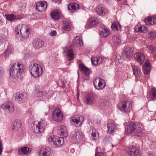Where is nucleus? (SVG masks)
Listing matches in <instances>:
<instances>
[{
  "mask_svg": "<svg viewBox=\"0 0 156 156\" xmlns=\"http://www.w3.org/2000/svg\"><path fill=\"white\" fill-rule=\"evenodd\" d=\"M125 130L127 134L135 131L134 135L137 137L142 136L144 134L140 126L133 122H130L128 125L125 126Z\"/></svg>",
  "mask_w": 156,
  "mask_h": 156,
  "instance_id": "obj_2",
  "label": "nucleus"
},
{
  "mask_svg": "<svg viewBox=\"0 0 156 156\" xmlns=\"http://www.w3.org/2000/svg\"><path fill=\"white\" fill-rule=\"evenodd\" d=\"M95 11L97 13L99 16H104L107 12V11L102 4L99 5L95 8Z\"/></svg>",
  "mask_w": 156,
  "mask_h": 156,
  "instance_id": "obj_15",
  "label": "nucleus"
},
{
  "mask_svg": "<svg viewBox=\"0 0 156 156\" xmlns=\"http://www.w3.org/2000/svg\"><path fill=\"white\" fill-rule=\"evenodd\" d=\"M64 51L66 52L67 59L68 60L70 61L73 59L74 58V53L72 49L66 48L64 49Z\"/></svg>",
  "mask_w": 156,
  "mask_h": 156,
  "instance_id": "obj_27",
  "label": "nucleus"
},
{
  "mask_svg": "<svg viewBox=\"0 0 156 156\" xmlns=\"http://www.w3.org/2000/svg\"><path fill=\"white\" fill-rule=\"evenodd\" d=\"M62 28L67 31H69L70 29L69 23L66 21H63V22Z\"/></svg>",
  "mask_w": 156,
  "mask_h": 156,
  "instance_id": "obj_42",
  "label": "nucleus"
},
{
  "mask_svg": "<svg viewBox=\"0 0 156 156\" xmlns=\"http://www.w3.org/2000/svg\"><path fill=\"white\" fill-rule=\"evenodd\" d=\"M148 154V156H156V154L153 152H149Z\"/></svg>",
  "mask_w": 156,
  "mask_h": 156,
  "instance_id": "obj_56",
  "label": "nucleus"
},
{
  "mask_svg": "<svg viewBox=\"0 0 156 156\" xmlns=\"http://www.w3.org/2000/svg\"><path fill=\"white\" fill-rule=\"evenodd\" d=\"M6 19L10 21H13L17 19L16 17L13 14L5 15Z\"/></svg>",
  "mask_w": 156,
  "mask_h": 156,
  "instance_id": "obj_41",
  "label": "nucleus"
},
{
  "mask_svg": "<svg viewBox=\"0 0 156 156\" xmlns=\"http://www.w3.org/2000/svg\"><path fill=\"white\" fill-rule=\"evenodd\" d=\"M48 141L49 142H52L57 147L61 146L64 143L63 138H59L56 136H51L49 137L48 139Z\"/></svg>",
  "mask_w": 156,
  "mask_h": 156,
  "instance_id": "obj_6",
  "label": "nucleus"
},
{
  "mask_svg": "<svg viewBox=\"0 0 156 156\" xmlns=\"http://www.w3.org/2000/svg\"><path fill=\"white\" fill-rule=\"evenodd\" d=\"M111 28L114 31L119 30L121 29V26L117 22H114L111 25Z\"/></svg>",
  "mask_w": 156,
  "mask_h": 156,
  "instance_id": "obj_36",
  "label": "nucleus"
},
{
  "mask_svg": "<svg viewBox=\"0 0 156 156\" xmlns=\"http://www.w3.org/2000/svg\"><path fill=\"white\" fill-rule=\"evenodd\" d=\"M36 93L38 97H41L46 94L47 92L44 90L40 86H37L35 87Z\"/></svg>",
  "mask_w": 156,
  "mask_h": 156,
  "instance_id": "obj_24",
  "label": "nucleus"
},
{
  "mask_svg": "<svg viewBox=\"0 0 156 156\" xmlns=\"http://www.w3.org/2000/svg\"><path fill=\"white\" fill-rule=\"evenodd\" d=\"M44 42L40 39L35 38L32 41L33 46L35 48H39L44 45Z\"/></svg>",
  "mask_w": 156,
  "mask_h": 156,
  "instance_id": "obj_20",
  "label": "nucleus"
},
{
  "mask_svg": "<svg viewBox=\"0 0 156 156\" xmlns=\"http://www.w3.org/2000/svg\"><path fill=\"white\" fill-rule=\"evenodd\" d=\"M77 99H78V94H77Z\"/></svg>",
  "mask_w": 156,
  "mask_h": 156,
  "instance_id": "obj_63",
  "label": "nucleus"
},
{
  "mask_svg": "<svg viewBox=\"0 0 156 156\" xmlns=\"http://www.w3.org/2000/svg\"><path fill=\"white\" fill-rule=\"evenodd\" d=\"M146 25L149 26L156 23V16H148L144 20Z\"/></svg>",
  "mask_w": 156,
  "mask_h": 156,
  "instance_id": "obj_21",
  "label": "nucleus"
},
{
  "mask_svg": "<svg viewBox=\"0 0 156 156\" xmlns=\"http://www.w3.org/2000/svg\"><path fill=\"white\" fill-rule=\"evenodd\" d=\"M31 150V148L28 147H26L19 149L18 152L21 155L28 154L30 152Z\"/></svg>",
  "mask_w": 156,
  "mask_h": 156,
  "instance_id": "obj_29",
  "label": "nucleus"
},
{
  "mask_svg": "<svg viewBox=\"0 0 156 156\" xmlns=\"http://www.w3.org/2000/svg\"><path fill=\"white\" fill-rule=\"evenodd\" d=\"M133 49L129 46H126L124 48V55L128 58H130L133 55Z\"/></svg>",
  "mask_w": 156,
  "mask_h": 156,
  "instance_id": "obj_17",
  "label": "nucleus"
},
{
  "mask_svg": "<svg viewBox=\"0 0 156 156\" xmlns=\"http://www.w3.org/2000/svg\"><path fill=\"white\" fill-rule=\"evenodd\" d=\"M3 20L1 16H0V26L2 25Z\"/></svg>",
  "mask_w": 156,
  "mask_h": 156,
  "instance_id": "obj_59",
  "label": "nucleus"
},
{
  "mask_svg": "<svg viewBox=\"0 0 156 156\" xmlns=\"http://www.w3.org/2000/svg\"><path fill=\"white\" fill-rule=\"evenodd\" d=\"M147 47L150 50L152 51H154L156 50V48L151 45H147Z\"/></svg>",
  "mask_w": 156,
  "mask_h": 156,
  "instance_id": "obj_47",
  "label": "nucleus"
},
{
  "mask_svg": "<svg viewBox=\"0 0 156 156\" xmlns=\"http://www.w3.org/2000/svg\"><path fill=\"white\" fill-rule=\"evenodd\" d=\"M95 156H104V155L102 153L98 152L95 154Z\"/></svg>",
  "mask_w": 156,
  "mask_h": 156,
  "instance_id": "obj_57",
  "label": "nucleus"
},
{
  "mask_svg": "<svg viewBox=\"0 0 156 156\" xmlns=\"http://www.w3.org/2000/svg\"><path fill=\"white\" fill-rule=\"evenodd\" d=\"M80 6L77 3H72L70 4L68 7V9L69 10H70L71 13H73L75 11L79 9Z\"/></svg>",
  "mask_w": 156,
  "mask_h": 156,
  "instance_id": "obj_31",
  "label": "nucleus"
},
{
  "mask_svg": "<svg viewBox=\"0 0 156 156\" xmlns=\"http://www.w3.org/2000/svg\"><path fill=\"white\" fill-rule=\"evenodd\" d=\"M35 9L40 12L44 11L46 9L47 6L46 2L43 1L36 3L34 5Z\"/></svg>",
  "mask_w": 156,
  "mask_h": 156,
  "instance_id": "obj_13",
  "label": "nucleus"
},
{
  "mask_svg": "<svg viewBox=\"0 0 156 156\" xmlns=\"http://www.w3.org/2000/svg\"><path fill=\"white\" fill-rule=\"evenodd\" d=\"M13 127L12 128V129H17L21 126V123L19 120L15 121L13 122Z\"/></svg>",
  "mask_w": 156,
  "mask_h": 156,
  "instance_id": "obj_40",
  "label": "nucleus"
},
{
  "mask_svg": "<svg viewBox=\"0 0 156 156\" xmlns=\"http://www.w3.org/2000/svg\"><path fill=\"white\" fill-rule=\"evenodd\" d=\"M93 84L95 88L98 90L103 89L106 85L103 79L98 78H96L93 81Z\"/></svg>",
  "mask_w": 156,
  "mask_h": 156,
  "instance_id": "obj_8",
  "label": "nucleus"
},
{
  "mask_svg": "<svg viewBox=\"0 0 156 156\" xmlns=\"http://www.w3.org/2000/svg\"><path fill=\"white\" fill-rule=\"evenodd\" d=\"M142 32H146L147 31V28L144 26H141Z\"/></svg>",
  "mask_w": 156,
  "mask_h": 156,
  "instance_id": "obj_54",
  "label": "nucleus"
},
{
  "mask_svg": "<svg viewBox=\"0 0 156 156\" xmlns=\"http://www.w3.org/2000/svg\"><path fill=\"white\" fill-rule=\"evenodd\" d=\"M103 61L101 57H94L91 58V61L92 64L94 66L98 65L101 63Z\"/></svg>",
  "mask_w": 156,
  "mask_h": 156,
  "instance_id": "obj_33",
  "label": "nucleus"
},
{
  "mask_svg": "<svg viewBox=\"0 0 156 156\" xmlns=\"http://www.w3.org/2000/svg\"><path fill=\"white\" fill-rule=\"evenodd\" d=\"M24 70V67L23 64L18 63H13L9 68L10 76L12 78L16 79L22 75Z\"/></svg>",
  "mask_w": 156,
  "mask_h": 156,
  "instance_id": "obj_1",
  "label": "nucleus"
},
{
  "mask_svg": "<svg viewBox=\"0 0 156 156\" xmlns=\"http://www.w3.org/2000/svg\"><path fill=\"white\" fill-rule=\"evenodd\" d=\"M45 129V122L43 120L38 122L37 125L34 126V131L35 133H43Z\"/></svg>",
  "mask_w": 156,
  "mask_h": 156,
  "instance_id": "obj_11",
  "label": "nucleus"
},
{
  "mask_svg": "<svg viewBox=\"0 0 156 156\" xmlns=\"http://www.w3.org/2000/svg\"><path fill=\"white\" fill-rule=\"evenodd\" d=\"M3 147L1 142H0V155L2 152Z\"/></svg>",
  "mask_w": 156,
  "mask_h": 156,
  "instance_id": "obj_55",
  "label": "nucleus"
},
{
  "mask_svg": "<svg viewBox=\"0 0 156 156\" xmlns=\"http://www.w3.org/2000/svg\"><path fill=\"white\" fill-rule=\"evenodd\" d=\"M84 136L83 134L79 130H75L72 132L71 135L70 140L74 144L79 143L84 140Z\"/></svg>",
  "mask_w": 156,
  "mask_h": 156,
  "instance_id": "obj_4",
  "label": "nucleus"
},
{
  "mask_svg": "<svg viewBox=\"0 0 156 156\" xmlns=\"http://www.w3.org/2000/svg\"><path fill=\"white\" fill-rule=\"evenodd\" d=\"M122 2L121 3L122 5H126L127 4L126 0H122Z\"/></svg>",
  "mask_w": 156,
  "mask_h": 156,
  "instance_id": "obj_58",
  "label": "nucleus"
},
{
  "mask_svg": "<svg viewBox=\"0 0 156 156\" xmlns=\"http://www.w3.org/2000/svg\"><path fill=\"white\" fill-rule=\"evenodd\" d=\"M81 37L78 36H76V37H74L73 39V42L74 44H77V42H78V41L80 39V38H81Z\"/></svg>",
  "mask_w": 156,
  "mask_h": 156,
  "instance_id": "obj_48",
  "label": "nucleus"
},
{
  "mask_svg": "<svg viewBox=\"0 0 156 156\" xmlns=\"http://www.w3.org/2000/svg\"><path fill=\"white\" fill-rule=\"evenodd\" d=\"M77 44L78 46H80L81 47L83 46V40H82V37H81V38H80V39L79 40V41H78V42H77Z\"/></svg>",
  "mask_w": 156,
  "mask_h": 156,
  "instance_id": "obj_49",
  "label": "nucleus"
},
{
  "mask_svg": "<svg viewBox=\"0 0 156 156\" xmlns=\"http://www.w3.org/2000/svg\"><path fill=\"white\" fill-rule=\"evenodd\" d=\"M112 40L114 43L118 44L121 41V39L119 34H117L114 35L112 38Z\"/></svg>",
  "mask_w": 156,
  "mask_h": 156,
  "instance_id": "obj_38",
  "label": "nucleus"
},
{
  "mask_svg": "<svg viewBox=\"0 0 156 156\" xmlns=\"http://www.w3.org/2000/svg\"><path fill=\"white\" fill-rule=\"evenodd\" d=\"M83 101L87 105L94 104L96 102V98L94 95L92 93L87 94L84 98Z\"/></svg>",
  "mask_w": 156,
  "mask_h": 156,
  "instance_id": "obj_7",
  "label": "nucleus"
},
{
  "mask_svg": "<svg viewBox=\"0 0 156 156\" xmlns=\"http://www.w3.org/2000/svg\"><path fill=\"white\" fill-rule=\"evenodd\" d=\"M150 97L152 100H156V89L153 87L149 91Z\"/></svg>",
  "mask_w": 156,
  "mask_h": 156,
  "instance_id": "obj_35",
  "label": "nucleus"
},
{
  "mask_svg": "<svg viewBox=\"0 0 156 156\" xmlns=\"http://www.w3.org/2000/svg\"><path fill=\"white\" fill-rule=\"evenodd\" d=\"M135 30L136 32H142V30L141 26L135 27Z\"/></svg>",
  "mask_w": 156,
  "mask_h": 156,
  "instance_id": "obj_51",
  "label": "nucleus"
},
{
  "mask_svg": "<svg viewBox=\"0 0 156 156\" xmlns=\"http://www.w3.org/2000/svg\"><path fill=\"white\" fill-rule=\"evenodd\" d=\"M133 73L136 77H139L142 74L140 68L136 66H132Z\"/></svg>",
  "mask_w": 156,
  "mask_h": 156,
  "instance_id": "obj_30",
  "label": "nucleus"
},
{
  "mask_svg": "<svg viewBox=\"0 0 156 156\" xmlns=\"http://www.w3.org/2000/svg\"><path fill=\"white\" fill-rule=\"evenodd\" d=\"M63 116L61 111L58 108H56L53 111L52 118L55 121L60 122L62 120Z\"/></svg>",
  "mask_w": 156,
  "mask_h": 156,
  "instance_id": "obj_9",
  "label": "nucleus"
},
{
  "mask_svg": "<svg viewBox=\"0 0 156 156\" xmlns=\"http://www.w3.org/2000/svg\"><path fill=\"white\" fill-rule=\"evenodd\" d=\"M50 35L51 36H55L56 35V32L55 30H51L50 33Z\"/></svg>",
  "mask_w": 156,
  "mask_h": 156,
  "instance_id": "obj_52",
  "label": "nucleus"
},
{
  "mask_svg": "<svg viewBox=\"0 0 156 156\" xmlns=\"http://www.w3.org/2000/svg\"><path fill=\"white\" fill-rule=\"evenodd\" d=\"M53 2H55L56 3L60 2L61 0H52Z\"/></svg>",
  "mask_w": 156,
  "mask_h": 156,
  "instance_id": "obj_61",
  "label": "nucleus"
},
{
  "mask_svg": "<svg viewBox=\"0 0 156 156\" xmlns=\"http://www.w3.org/2000/svg\"><path fill=\"white\" fill-rule=\"evenodd\" d=\"M51 153V149L49 147H47L40 150L38 152L39 156H49Z\"/></svg>",
  "mask_w": 156,
  "mask_h": 156,
  "instance_id": "obj_22",
  "label": "nucleus"
},
{
  "mask_svg": "<svg viewBox=\"0 0 156 156\" xmlns=\"http://www.w3.org/2000/svg\"><path fill=\"white\" fill-rule=\"evenodd\" d=\"M144 73L145 75H148L150 73L151 70V66L149 62H146L144 64L143 67Z\"/></svg>",
  "mask_w": 156,
  "mask_h": 156,
  "instance_id": "obj_25",
  "label": "nucleus"
},
{
  "mask_svg": "<svg viewBox=\"0 0 156 156\" xmlns=\"http://www.w3.org/2000/svg\"><path fill=\"white\" fill-rule=\"evenodd\" d=\"M83 119V117L81 115L73 117L71 118V123L76 127H79L82 124Z\"/></svg>",
  "mask_w": 156,
  "mask_h": 156,
  "instance_id": "obj_10",
  "label": "nucleus"
},
{
  "mask_svg": "<svg viewBox=\"0 0 156 156\" xmlns=\"http://www.w3.org/2000/svg\"><path fill=\"white\" fill-rule=\"evenodd\" d=\"M79 68L82 72L86 76H88L90 74V70L86 67L83 64H80Z\"/></svg>",
  "mask_w": 156,
  "mask_h": 156,
  "instance_id": "obj_28",
  "label": "nucleus"
},
{
  "mask_svg": "<svg viewBox=\"0 0 156 156\" xmlns=\"http://www.w3.org/2000/svg\"><path fill=\"white\" fill-rule=\"evenodd\" d=\"M3 72V70L2 68L0 67V76L2 75Z\"/></svg>",
  "mask_w": 156,
  "mask_h": 156,
  "instance_id": "obj_60",
  "label": "nucleus"
},
{
  "mask_svg": "<svg viewBox=\"0 0 156 156\" xmlns=\"http://www.w3.org/2000/svg\"><path fill=\"white\" fill-rule=\"evenodd\" d=\"M99 105L102 107H105L108 105V103L106 100L105 99H101L100 101Z\"/></svg>",
  "mask_w": 156,
  "mask_h": 156,
  "instance_id": "obj_45",
  "label": "nucleus"
},
{
  "mask_svg": "<svg viewBox=\"0 0 156 156\" xmlns=\"http://www.w3.org/2000/svg\"><path fill=\"white\" fill-rule=\"evenodd\" d=\"M29 70L31 75L34 77H38L41 76L43 73L42 68L39 64L34 63L30 65Z\"/></svg>",
  "mask_w": 156,
  "mask_h": 156,
  "instance_id": "obj_3",
  "label": "nucleus"
},
{
  "mask_svg": "<svg viewBox=\"0 0 156 156\" xmlns=\"http://www.w3.org/2000/svg\"><path fill=\"white\" fill-rule=\"evenodd\" d=\"M110 137L108 136H105L104 139V141L105 143H107L110 141Z\"/></svg>",
  "mask_w": 156,
  "mask_h": 156,
  "instance_id": "obj_50",
  "label": "nucleus"
},
{
  "mask_svg": "<svg viewBox=\"0 0 156 156\" xmlns=\"http://www.w3.org/2000/svg\"><path fill=\"white\" fill-rule=\"evenodd\" d=\"M50 15L51 18L55 20H58L60 18L59 12L57 9L51 11Z\"/></svg>",
  "mask_w": 156,
  "mask_h": 156,
  "instance_id": "obj_34",
  "label": "nucleus"
},
{
  "mask_svg": "<svg viewBox=\"0 0 156 156\" xmlns=\"http://www.w3.org/2000/svg\"><path fill=\"white\" fill-rule=\"evenodd\" d=\"M135 59L136 62L139 63L140 65H142L145 59L144 54L142 52H137L135 55Z\"/></svg>",
  "mask_w": 156,
  "mask_h": 156,
  "instance_id": "obj_16",
  "label": "nucleus"
},
{
  "mask_svg": "<svg viewBox=\"0 0 156 156\" xmlns=\"http://www.w3.org/2000/svg\"><path fill=\"white\" fill-rule=\"evenodd\" d=\"M12 52V48L9 47H8L7 48L5 52V58H7L9 56V54L11 53Z\"/></svg>",
  "mask_w": 156,
  "mask_h": 156,
  "instance_id": "obj_46",
  "label": "nucleus"
},
{
  "mask_svg": "<svg viewBox=\"0 0 156 156\" xmlns=\"http://www.w3.org/2000/svg\"><path fill=\"white\" fill-rule=\"evenodd\" d=\"M27 97V94L20 92L16 93L14 95L15 101L16 102L21 103L25 101Z\"/></svg>",
  "mask_w": 156,
  "mask_h": 156,
  "instance_id": "obj_12",
  "label": "nucleus"
},
{
  "mask_svg": "<svg viewBox=\"0 0 156 156\" xmlns=\"http://www.w3.org/2000/svg\"><path fill=\"white\" fill-rule=\"evenodd\" d=\"M108 132L109 133H112L114 132L115 127V126L112 123H108L107 124Z\"/></svg>",
  "mask_w": 156,
  "mask_h": 156,
  "instance_id": "obj_37",
  "label": "nucleus"
},
{
  "mask_svg": "<svg viewBox=\"0 0 156 156\" xmlns=\"http://www.w3.org/2000/svg\"><path fill=\"white\" fill-rule=\"evenodd\" d=\"M132 105L130 101L123 100L119 103L118 107L121 111L127 113L132 109Z\"/></svg>",
  "mask_w": 156,
  "mask_h": 156,
  "instance_id": "obj_5",
  "label": "nucleus"
},
{
  "mask_svg": "<svg viewBox=\"0 0 156 156\" xmlns=\"http://www.w3.org/2000/svg\"><path fill=\"white\" fill-rule=\"evenodd\" d=\"M127 153L131 156H137L139 154V150L134 146L129 147L126 150Z\"/></svg>",
  "mask_w": 156,
  "mask_h": 156,
  "instance_id": "obj_14",
  "label": "nucleus"
},
{
  "mask_svg": "<svg viewBox=\"0 0 156 156\" xmlns=\"http://www.w3.org/2000/svg\"><path fill=\"white\" fill-rule=\"evenodd\" d=\"M6 40V39L4 37H0V45L4 43V41H5Z\"/></svg>",
  "mask_w": 156,
  "mask_h": 156,
  "instance_id": "obj_53",
  "label": "nucleus"
},
{
  "mask_svg": "<svg viewBox=\"0 0 156 156\" xmlns=\"http://www.w3.org/2000/svg\"><path fill=\"white\" fill-rule=\"evenodd\" d=\"M99 86V83H97V86Z\"/></svg>",
  "mask_w": 156,
  "mask_h": 156,
  "instance_id": "obj_62",
  "label": "nucleus"
},
{
  "mask_svg": "<svg viewBox=\"0 0 156 156\" xmlns=\"http://www.w3.org/2000/svg\"><path fill=\"white\" fill-rule=\"evenodd\" d=\"M155 58H156V54H155V55L154 56Z\"/></svg>",
  "mask_w": 156,
  "mask_h": 156,
  "instance_id": "obj_64",
  "label": "nucleus"
},
{
  "mask_svg": "<svg viewBox=\"0 0 156 156\" xmlns=\"http://www.w3.org/2000/svg\"><path fill=\"white\" fill-rule=\"evenodd\" d=\"M97 131L94 127H91L90 130V132L91 133V136H92V139L93 140H96L97 136L96 135Z\"/></svg>",
  "mask_w": 156,
  "mask_h": 156,
  "instance_id": "obj_39",
  "label": "nucleus"
},
{
  "mask_svg": "<svg viewBox=\"0 0 156 156\" xmlns=\"http://www.w3.org/2000/svg\"><path fill=\"white\" fill-rule=\"evenodd\" d=\"M22 27H23V29H25V32L23 33L22 32H21V36L20 37V39L23 41L24 39H27L29 36L30 32L29 28L26 25H23Z\"/></svg>",
  "mask_w": 156,
  "mask_h": 156,
  "instance_id": "obj_19",
  "label": "nucleus"
},
{
  "mask_svg": "<svg viewBox=\"0 0 156 156\" xmlns=\"http://www.w3.org/2000/svg\"><path fill=\"white\" fill-rule=\"evenodd\" d=\"M99 32L100 36L102 38L107 37L109 34L108 30L103 27L99 28Z\"/></svg>",
  "mask_w": 156,
  "mask_h": 156,
  "instance_id": "obj_23",
  "label": "nucleus"
},
{
  "mask_svg": "<svg viewBox=\"0 0 156 156\" xmlns=\"http://www.w3.org/2000/svg\"><path fill=\"white\" fill-rule=\"evenodd\" d=\"M147 36L148 38L151 40H153L156 37V33L153 31H151L149 32Z\"/></svg>",
  "mask_w": 156,
  "mask_h": 156,
  "instance_id": "obj_44",
  "label": "nucleus"
},
{
  "mask_svg": "<svg viewBox=\"0 0 156 156\" xmlns=\"http://www.w3.org/2000/svg\"><path fill=\"white\" fill-rule=\"evenodd\" d=\"M1 107L4 109H7L10 112H13L14 110L13 104L9 102H6L2 105Z\"/></svg>",
  "mask_w": 156,
  "mask_h": 156,
  "instance_id": "obj_18",
  "label": "nucleus"
},
{
  "mask_svg": "<svg viewBox=\"0 0 156 156\" xmlns=\"http://www.w3.org/2000/svg\"><path fill=\"white\" fill-rule=\"evenodd\" d=\"M99 23V20L98 18L96 17H91L90 20V23L87 24L86 26L89 27L97 25Z\"/></svg>",
  "mask_w": 156,
  "mask_h": 156,
  "instance_id": "obj_26",
  "label": "nucleus"
},
{
  "mask_svg": "<svg viewBox=\"0 0 156 156\" xmlns=\"http://www.w3.org/2000/svg\"><path fill=\"white\" fill-rule=\"evenodd\" d=\"M59 127L60 129L58 133L59 134L64 137L67 136V131L66 126L62 125H60Z\"/></svg>",
  "mask_w": 156,
  "mask_h": 156,
  "instance_id": "obj_32",
  "label": "nucleus"
},
{
  "mask_svg": "<svg viewBox=\"0 0 156 156\" xmlns=\"http://www.w3.org/2000/svg\"><path fill=\"white\" fill-rule=\"evenodd\" d=\"M22 27L23 25L20 24L15 28V31L16 35H18L19 34V30H20V34H21V32H22V31L23 30V27Z\"/></svg>",
  "mask_w": 156,
  "mask_h": 156,
  "instance_id": "obj_43",
  "label": "nucleus"
}]
</instances>
